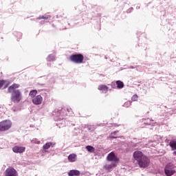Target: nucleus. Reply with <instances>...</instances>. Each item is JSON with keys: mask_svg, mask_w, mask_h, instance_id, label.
Listing matches in <instances>:
<instances>
[{"mask_svg": "<svg viewBox=\"0 0 176 176\" xmlns=\"http://www.w3.org/2000/svg\"><path fill=\"white\" fill-rule=\"evenodd\" d=\"M37 93H38V91H36V89H33L30 91L29 96L32 98H34L36 97L35 96H36Z\"/></svg>", "mask_w": 176, "mask_h": 176, "instance_id": "18", "label": "nucleus"}, {"mask_svg": "<svg viewBox=\"0 0 176 176\" xmlns=\"http://www.w3.org/2000/svg\"><path fill=\"white\" fill-rule=\"evenodd\" d=\"M130 105H131V100H128L126 101L124 104V107L125 108H129V107H130Z\"/></svg>", "mask_w": 176, "mask_h": 176, "instance_id": "22", "label": "nucleus"}, {"mask_svg": "<svg viewBox=\"0 0 176 176\" xmlns=\"http://www.w3.org/2000/svg\"><path fill=\"white\" fill-rule=\"evenodd\" d=\"M69 176H79L80 175V171L78 170H71L68 173Z\"/></svg>", "mask_w": 176, "mask_h": 176, "instance_id": "14", "label": "nucleus"}, {"mask_svg": "<svg viewBox=\"0 0 176 176\" xmlns=\"http://www.w3.org/2000/svg\"><path fill=\"white\" fill-rule=\"evenodd\" d=\"M85 57L82 54H73L70 56V60L72 63H75V64H82L83 63Z\"/></svg>", "mask_w": 176, "mask_h": 176, "instance_id": "3", "label": "nucleus"}, {"mask_svg": "<svg viewBox=\"0 0 176 176\" xmlns=\"http://www.w3.org/2000/svg\"><path fill=\"white\" fill-rule=\"evenodd\" d=\"M173 155H176V151H174V152H173Z\"/></svg>", "mask_w": 176, "mask_h": 176, "instance_id": "29", "label": "nucleus"}, {"mask_svg": "<svg viewBox=\"0 0 176 176\" xmlns=\"http://www.w3.org/2000/svg\"><path fill=\"white\" fill-rule=\"evenodd\" d=\"M12 151L14 153H23L25 152V147L15 146L12 148Z\"/></svg>", "mask_w": 176, "mask_h": 176, "instance_id": "10", "label": "nucleus"}, {"mask_svg": "<svg viewBox=\"0 0 176 176\" xmlns=\"http://www.w3.org/2000/svg\"><path fill=\"white\" fill-rule=\"evenodd\" d=\"M138 99V96L137 94L133 95L131 98L132 101H137Z\"/></svg>", "mask_w": 176, "mask_h": 176, "instance_id": "25", "label": "nucleus"}, {"mask_svg": "<svg viewBox=\"0 0 176 176\" xmlns=\"http://www.w3.org/2000/svg\"><path fill=\"white\" fill-rule=\"evenodd\" d=\"M69 162L70 163H74V162H76V160L78 159V156L75 153L70 154L67 157Z\"/></svg>", "mask_w": 176, "mask_h": 176, "instance_id": "12", "label": "nucleus"}, {"mask_svg": "<svg viewBox=\"0 0 176 176\" xmlns=\"http://www.w3.org/2000/svg\"><path fill=\"white\" fill-rule=\"evenodd\" d=\"M149 163H151V161L149 160V158L148 157L145 156L143 157L142 159L138 162L139 166L141 168H145L149 166Z\"/></svg>", "mask_w": 176, "mask_h": 176, "instance_id": "5", "label": "nucleus"}, {"mask_svg": "<svg viewBox=\"0 0 176 176\" xmlns=\"http://www.w3.org/2000/svg\"><path fill=\"white\" fill-rule=\"evenodd\" d=\"M98 90L103 93H107L109 88L107 85H100L98 87Z\"/></svg>", "mask_w": 176, "mask_h": 176, "instance_id": "15", "label": "nucleus"}, {"mask_svg": "<svg viewBox=\"0 0 176 176\" xmlns=\"http://www.w3.org/2000/svg\"><path fill=\"white\" fill-rule=\"evenodd\" d=\"M145 157V155H144V154L142 153V151H135L133 153V157L135 159V160H136L138 162V163L141 161V160Z\"/></svg>", "mask_w": 176, "mask_h": 176, "instance_id": "7", "label": "nucleus"}, {"mask_svg": "<svg viewBox=\"0 0 176 176\" xmlns=\"http://www.w3.org/2000/svg\"><path fill=\"white\" fill-rule=\"evenodd\" d=\"M20 87L19 84H13L8 87V93H12L11 100L12 102H20L21 101V92L20 90L16 89Z\"/></svg>", "mask_w": 176, "mask_h": 176, "instance_id": "1", "label": "nucleus"}, {"mask_svg": "<svg viewBox=\"0 0 176 176\" xmlns=\"http://www.w3.org/2000/svg\"><path fill=\"white\" fill-rule=\"evenodd\" d=\"M12 127V122L10 120H4L0 122V131H6Z\"/></svg>", "mask_w": 176, "mask_h": 176, "instance_id": "4", "label": "nucleus"}, {"mask_svg": "<svg viewBox=\"0 0 176 176\" xmlns=\"http://www.w3.org/2000/svg\"><path fill=\"white\" fill-rule=\"evenodd\" d=\"M169 145L170 148H172V151H175L176 149V140H171L169 142Z\"/></svg>", "mask_w": 176, "mask_h": 176, "instance_id": "17", "label": "nucleus"}, {"mask_svg": "<svg viewBox=\"0 0 176 176\" xmlns=\"http://www.w3.org/2000/svg\"><path fill=\"white\" fill-rule=\"evenodd\" d=\"M56 145L55 142H47L45 144L43 145V151H47L50 147L53 148Z\"/></svg>", "mask_w": 176, "mask_h": 176, "instance_id": "13", "label": "nucleus"}, {"mask_svg": "<svg viewBox=\"0 0 176 176\" xmlns=\"http://www.w3.org/2000/svg\"><path fill=\"white\" fill-rule=\"evenodd\" d=\"M71 111H72L71 109H67V112H71Z\"/></svg>", "mask_w": 176, "mask_h": 176, "instance_id": "28", "label": "nucleus"}, {"mask_svg": "<svg viewBox=\"0 0 176 176\" xmlns=\"http://www.w3.org/2000/svg\"><path fill=\"white\" fill-rule=\"evenodd\" d=\"M3 85H5L4 89H6V87H8V86H9V85H10V83L8 80H0V89H1L2 86H3Z\"/></svg>", "mask_w": 176, "mask_h": 176, "instance_id": "16", "label": "nucleus"}, {"mask_svg": "<svg viewBox=\"0 0 176 176\" xmlns=\"http://www.w3.org/2000/svg\"><path fill=\"white\" fill-rule=\"evenodd\" d=\"M86 149L88 151V152H90L91 153H92V152H94L95 151L94 147L91 146H87Z\"/></svg>", "mask_w": 176, "mask_h": 176, "instance_id": "21", "label": "nucleus"}, {"mask_svg": "<svg viewBox=\"0 0 176 176\" xmlns=\"http://www.w3.org/2000/svg\"><path fill=\"white\" fill-rule=\"evenodd\" d=\"M164 171L166 176H171L175 174V170L168 166L165 167Z\"/></svg>", "mask_w": 176, "mask_h": 176, "instance_id": "11", "label": "nucleus"}, {"mask_svg": "<svg viewBox=\"0 0 176 176\" xmlns=\"http://www.w3.org/2000/svg\"><path fill=\"white\" fill-rule=\"evenodd\" d=\"M43 101V98L41 95H37L36 97L32 98V102L34 105H41Z\"/></svg>", "mask_w": 176, "mask_h": 176, "instance_id": "8", "label": "nucleus"}, {"mask_svg": "<svg viewBox=\"0 0 176 176\" xmlns=\"http://www.w3.org/2000/svg\"><path fill=\"white\" fill-rule=\"evenodd\" d=\"M32 144H40L41 143V142H39L38 140H32Z\"/></svg>", "mask_w": 176, "mask_h": 176, "instance_id": "27", "label": "nucleus"}, {"mask_svg": "<svg viewBox=\"0 0 176 176\" xmlns=\"http://www.w3.org/2000/svg\"><path fill=\"white\" fill-rule=\"evenodd\" d=\"M47 60L48 61H54L56 60V56L54 55H50L47 58Z\"/></svg>", "mask_w": 176, "mask_h": 176, "instance_id": "20", "label": "nucleus"}, {"mask_svg": "<svg viewBox=\"0 0 176 176\" xmlns=\"http://www.w3.org/2000/svg\"><path fill=\"white\" fill-rule=\"evenodd\" d=\"M116 85L118 89H123L124 87V84L120 80L116 81Z\"/></svg>", "mask_w": 176, "mask_h": 176, "instance_id": "19", "label": "nucleus"}, {"mask_svg": "<svg viewBox=\"0 0 176 176\" xmlns=\"http://www.w3.org/2000/svg\"><path fill=\"white\" fill-rule=\"evenodd\" d=\"M65 112H67V110L64 109H62L61 110H54V111L53 112V116H56L54 118V120H61V122L57 124L59 126V127H64V126H65V120H63L61 118H58V116H65V115H68V113H65Z\"/></svg>", "mask_w": 176, "mask_h": 176, "instance_id": "2", "label": "nucleus"}, {"mask_svg": "<svg viewBox=\"0 0 176 176\" xmlns=\"http://www.w3.org/2000/svg\"><path fill=\"white\" fill-rule=\"evenodd\" d=\"M107 160H109V162H119V158H118L116 157V155H115V153L111 152V153H110L108 155Z\"/></svg>", "mask_w": 176, "mask_h": 176, "instance_id": "9", "label": "nucleus"}, {"mask_svg": "<svg viewBox=\"0 0 176 176\" xmlns=\"http://www.w3.org/2000/svg\"><path fill=\"white\" fill-rule=\"evenodd\" d=\"M116 164H111L110 165H108L107 168H112V167H116Z\"/></svg>", "mask_w": 176, "mask_h": 176, "instance_id": "26", "label": "nucleus"}, {"mask_svg": "<svg viewBox=\"0 0 176 176\" xmlns=\"http://www.w3.org/2000/svg\"><path fill=\"white\" fill-rule=\"evenodd\" d=\"M4 176H17V170L13 167H9L6 170Z\"/></svg>", "mask_w": 176, "mask_h": 176, "instance_id": "6", "label": "nucleus"}, {"mask_svg": "<svg viewBox=\"0 0 176 176\" xmlns=\"http://www.w3.org/2000/svg\"><path fill=\"white\" fill-rule=\"evenodd\" d=\"M42 19H44L45 20H47V19H50V16H39L38 18V20H42Z\"/></svg>", "mask_w": 176, "mask_h": 176, "instance_id": "23", "label": "nucleus"}, {"mask_svg": "<svg viewBox=\"0 0 176 176\" xmlns=\"http://www.w3.org/2000/svg\"><path fill=\"white\" fill-rule=\"evenodd\" d=\"M116 131H114L113 133H111L110 135V138L113 139V138H118V137L115 136L116 135Z\"/></svg>", "mask_w": 176, "mask_h": 176, "instance_id": "24", "label": "nucleus"}]
</instances>
